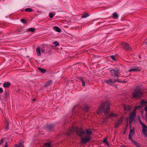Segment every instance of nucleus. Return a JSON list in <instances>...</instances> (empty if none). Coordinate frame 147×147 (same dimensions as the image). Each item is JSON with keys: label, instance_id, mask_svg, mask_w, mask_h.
<instances>
[{"label": "nucleus", "instance_id": "f257e3e1", "mask_svg": "<svg viewBox=\"0 0 147 147\" xmlns=\"http://www.w3.org/2000/svg\"><path fill=\"white\" fill-rule=\"evenodd\" d=\"M73 132H76V135L81 137V141L82 144L89 142L91 139L90 135L92 134V131L90 129H84L81 128L72 127L69 128L66 134L69 136Z\"/></svg>", "mask_w": 147, "mask_h": 147}, {"label": "nucleus", "instance_id": "f03ea898", "mask_svg": "<svg viewBox=\"0 0 147 147\" xmlns=\"http://www.w3.org/2000/svg\"><path fill=\"white\" fill-rule=\"evenodd\" d=\"M110 105V103L109 101H106L100 106L97 111V113L98 114H101L102 112H104L107 117L103 119V123L106 122L108 118L115 117L117 115L116 114L109 112Z\"/></svg>", "mask_w": 147, "mask_h": 147}, {"label": "nucleus", "instance_id": "7ed1b4c3", "mask_svg": "<svg viewBox=\"0 0 147 147\" xmlns=\"http://www.w3.org/2000/svg\"><path fill=\"white\" fill-rule=\"evenodd\" d=\"M142 92L139 88H137L134 90V92L132 93V97L134 98H140L142 95Z\"/></svg>", "mask_w": 147, "mask_h": 147}, {"label": "nucleus", "instance_id": "20e7f679", "mask_svg": "<svg viewBox=\"0 0 147 147\" xmlns=\"http://www.w3.org/2000/svg\"><path fill=\"white\" fill-rule=\"evenodd\" d=\"M139 122L142 127V131L143 134L145 136L147 137V126L143 123L139 118Z\"/></svg>", "mask_w": 147, "mask_h": 147}, {"label": "nucleus", "instance_id": "39448f33", "mask_svg": "<svg viewBox=\"0 0 147 147\" xmlns=\"http://www.w3.org/2000/svg\"><path fill=\"white\" fill-rule=\"evenodd\" d=\"M111 76H115L117 77H119V70L118 69H113L109 71Z\"/></svg>", "mask_w": 147, "mask_h": 147}, {"label": "nucleus", "instance_id": "423d86ee", "mask_svg": "<svg viewBox=\"0 0 147 147\" xmlns=\"http://www.w3.org/2000/svg\"><path fill=\"white\" fill-rule=\"evenodd\" d=\"M136 114L135 111H134L130 113L128 120L130 124H131L132 122L134 120Z\"/></svg>", "mask_w": 147, "mask_h": 147}, {"label": "nucleus", "instance_id": "0eeeda50", "mask_svg": "<svg viewBox=\"0 0 147 147\" xmlns=\"http://www.w3.org/2000/svg\"><path fill=\"white\" fill-rule=\"evenodd\" d=\"M121 44L123 46V49L127 51L131 50V47L128 43L123 42L121 43Z\"/></svg>", "mask_w": 147, "mask_h": 147}, {"label": "nucleus", "instance_id": "6e6552de", "mask_svg": "<svg viewBox=\"0 0 147 147\" xmlns=\"http://www.w3.org/2000/svg\"><path fill=\"white\" fill-rule=\"evenodd\" d=\"M130 69L129 70V72L134 71L135 72H137L141 70L140 67H130Z\"/></svg>", "mask_w": 147, "mask_h": 147}, {"label": "nucleus", "instance_id": "1a4fd4ad", "mask_svg": "<svg viewBox=\"0 0 147 147\" xmlns=\"http://www.w3.org/2000/svg\"><path fill=\"white\" fill-rule=\"evenodd\" d=\"M135 133V129L134 127L132 129H131L129 132V139L130 140L132 139V137Z\"/></svg>", "mask_w": 147, "mask_h": 147}, {"label": "nucleus", "instance_id": "9d476101", "mask_svg": "<svg viewBox=\"0 0 147 147\" xmlns=\"http://www.w3.org/2000/svg\"><path fill=\"white\" fill-rule=\"evenodd\" d=\"M123 120V118L121 117L119 119L117 120L115 122V127L117 128L118 126L119 125Z\"/></svg>", "mask_w": 147, "mask_h": 147}, {"label": "nucleus", "instance_id": "9b49d317", "mask_svg": "<svg viewBox=\"0 0 147 147\" xmlns=\"http://www.w3.org/2000/svg\"><path fill=\"white\" fill-rule=\"evenodd\" d=\"M105 82L107 84L110 85H112L115 83V81L112 79H110L108 80H106L105 81Z\"/></svg>", "mask_w": 147, "mask_h": 147}, {"label": "nucleus", "instance_id": "f8f14e48", "mask_svg": "<svg viewBox=\"0 0 147 147\" xmlns=\"http://www.w3.org/2000/svg\"><path fill=\"white\" fill-rule=\"evenodd\" d=\"M131 140V142L134 144L137 147H141V144L137 141H135L133 139Z\"/></svg>", "mask_w": 147, "mask_h": 147}, {"label": "nucleus", "instance_id": "ddd939ff", "mask_svg": "<svg viewBox=\"0 0 147 147\" xmlns=\"http://www.w3.org/2000/svg\"><path fill=\"white\" fill-rule=\"evenodd\" d=\"M11 85V83L9 82H6L3 84V87L5 88H9Z\"/></svg>", "mask_w": 147, "mask_h": 147}, {"label": "nucleus", "instance_id": "4468645a", "mask_svg": "<svg viewBox=\"0 0 147 147\" xmlns=\"http://www.w3.org/2000/svg\"><path fill=\"white\" fill-rule=\"evenodd\" d=\"M24 142L23 141L20 142L18 144H16L15 145V147H24Z\"/></svg>", "mask_w": 147, "mask_h": 147}, {"label": "nucleus", "instance_id": "2eb2a0df", "mask_svg": "<svg viewBox=\"0 0 147 147\" xmlns=\"http://www.w3.org/2000/svg\"><path fill=\"white\" fill-rule=\"evenodd\" d=\"M47 47V45H45L41 49L40 51L42 53H45V51H47L46 49V48Z\"/></svg>", "mask_w": 147, "mask_h": 147}, {"label": "nucleus", "instance_id": "dca6fc26", "mask_svg": "<svg viewBox=\"0 0 147 147\" xmlns=\"http://www.w3.org/2000/svg\"><path fill=\"white\" fill-rule=\"evenodd\" d=\"M52 81L51 80H50L46 82L44 85L45 87H47L49 86L52 83Z\"/></svg>", "mask_w": 147, "mask_h": 147}, {"label": "nucleus", "instance_id": "f3484780", "mask_svg": "<svg viewBox=\"0 0 147 147\" xmlns=\"http://www.w3.org/2000/svg\"><path fill=\"white\" fill-rule=\"evenodd\" d=\"M53 29L54 30L58 32H60L61 31V30L60 29V28L57 26H54L53 28Z\"/></svg>", "mask_w": 147, "mask_h": 147}, {"label": "nucleus", "instance_id": "a211bd4d", "mask_svg": "<svg viewBox=\"0 0 147 147\" xmlns=\"http://www.w3.org/2000/svg\"><path fill=\"white\" fill-rule=\"evenodd\" d=\"M36 53L38 56L40 55V47H37L36 50Z\"/></svg>", "mask_w": 147, "mask_h": 147}, {"label": "nucleus", "instance_id": "6ab92c4d", "mask_svg": "<svg viewBox=\"0 0 147 147\" xmlns=\"http://www.w3.org/2000/svg\"><path fill=\"white\" fill-rule=\"evenodd\" d=\"M113 17L114 19H117L119 17L118 15L116 13H114L113 14Z\"/></svg>", "mask_w": 147, "mask_h": 147}, {"label": "nucleus", "instance_id": "aec40b11", "mask_svg": "<svg viewBox=\"0 0 147 147\" xmlns=\"http://www.w3.org/2000/svg\"><path fill=\"white\" fill-rule=\"evenodd\" d=\"M38 69L40 70L41 72L44 74L46 72V70L45 69L41 68L40 67H38Z\"/></svg>", "mask_w": 147, "mask_h": 147}, {"label": "nucleus", "instance_id": "412c9836", "mask_svg": "<svg viewBox=\"0 0 147 147\" xmlns=\"http://www.w3.org/2000/svg\"><path fill=\"white\" fill-rule=\"evenodd\" d=\"M45 147H51V144L50 142H47L44 144Z\"/></svg>", "mask_w": 147, "mask_h": 147}, {"label": "nucleus", "instance_id": "4be33fe9", "mask_svg": "<svg viewBox=\"0 0 147 147\" xmlns=\"http://www.w3.org/2000/svg\"><path fill=\"white\" fill-rule=\"evenodd\" d=\"M25 10L26 11L28 12H31L32 11V9L30 8H26Z\"/></svg>", "mask_w": 147, "mask_h": 147}, {"label": "nucleus", "instance_id": "5701e85b", "mask_svg": "<svg viewBox=\"0 0 147 147\" xmlns=\"http://www.w3.org/2000/svg\"><path fill=\"white\" fill-rule=\"evenodd\" d=\"M88 16V14L87 13H86L84 15H82V18H85L87 17Z\"/></svg>", "mask_w": 147, "mask_h": 147}, {"label": "nucleus", "instance_id": "b1692460", "mask_svg": "<svg viewBox=\"0 0 147 147\" xmlns=\"http://www.w3.org/2000/svg\"><path fill=\"white\" fill-rule=\"evenodd\" d=\"M141 104L143 105L147 104V101H146L144 100H142L141 101Z\"/></svg>", "mask_w": 147, "mask_h": 147}, {"label": "nucleus", "instance_id": "393cba45", "mask_svg": "<svg viewBox=\"0 0 147 147\" xmlns=\"http://www.w3.org/2000/svg\"><path fill=\"white\" fill-rule=\"evenodd\" d=\"M5 139L4 138H2L0 141V146L3 145Z\"/></svg>", "mask_w": 147, "mask_h": 147}, {"label": "nucleus", "instance_id": "a878e982", "mask_svg": "<svg viewBox=\"0 0 147 147\" xmlns=\"http://www.w3.org/2000/svg\"><path fill=\"white\" fill-rule=\"evenodd\" d=\"M53 127V125L51 124H49L47 125V127L49 129H52Z\"/></svg>", "mask_w": 147, "mask_h": 147}, {"label": "nucleus", "instance_id": "bb28decb", "mask_svg": "<svg viewBox=\"0 0 147 147\" xmlns=\"http://www.w3.org/2000/svg\"><path fill=\"white\" fill-rule=\"evenodd\" d=\"M35 29L34 28H30L29 29V31L30 32H34Z\"/></svg>", "mask_w": 147, "mask_h": 147}, {"label": "nucleus", "instance_id": "cd10ccee", "mask_svg": "<svg viewBox=\"0 0 147 147\" xmlns=\"http://www.w3.org/2000/svg\"><path fill=\"white\" fill-rule=\"evenodd\" d=\"M21 22L24 23H26V20L25 19H22L21 20Z\"/></svg>", "mask_w": 147, "mask_h": 147}, {"label": "nucleus", "instance_id": "c85d7f7f", "mask_svg": "<svg viewBox=\"0 0 147 147\" xmlns=\"http://www.w3.org/2000/svg\"><path fill=\"white\" fill-rule=\"evenodd\" d=\"M49 17L50 18H51L53 17L54 15L52 13H50L49 14Z\"/></svg>", "mask_w": 147, "mask_h": 147}, {"label": "nucleus", "instance_id": "c756f323", "mask_svg": "<svg viewBox=\"0 0 147 147\" xmlns=\"http://www.w3.org/2000/svg\"><path fill=\"white\" fill-rule=\"evenodd\" d=\"M53 43L56 46H57L59 45V43L57 41L54 42Z\"/></svg>", "mask_w": 147, "mask_h": 147}, {"label": "nucleus", "instance_id": "7c9ffc66", "mask_svg": "<svg viewBox=\"0 0 147 147\" xmlns=\"http://www.w3.org/2000/svg\"><path fill=\"white\" fill-rule=\"evenodd\" d=\"M85 82L84 81L82 82V85L83 86H84L85 85Z\"/></svg>", "mask_w": 147, "mask_h": 147}, {"label": "nucleus", "instance_id": "2f4dec72", "mask_svg": "<svg viewBox=\"0 0 147 147\" xmlns=\"http://www.w3.org/2000/svg\"><path fill=\"white\" fill-rule=\"evenodd\" d=\"M111 58L114 61H115V57L114 56L112 55L111 56Z\"/></svg>", "mask_w": 147, "mask_h": 147}, {"label": "nucleus", "instance_id": "473e14b6", "mask_svg": "<svg viewBox=\"0 0 147 147\" xmlns=\"http://www.w3.org/2000/svg\"><path fill=\"white\" fill-rule=\"evenodd\" d=\"M124 110H125V111H126V110L129 111L130 110V108H128V109H126V107L124 106Z\"/></svg>", "mask_w": 147, "mask_h": 147}, {"label": "nucleus", "instance_id": "72a5a7b5", "mask_svg": "<svg viewBox=\"0 0 147 147\" xmlns=\"http://www.w3.org/2000/svg\"><path fill=\"white\" fill-rule=\"evenodd\" d=\"M107 142V138H105L103 141V142L105 143H106Z\"/></svg>", "mask_w": 147, "mask_h": 147}, {"label": "nucleus", "instance_id": "f704fd0d", "mask_svg": "<svg viewBox=\"0 0 147 147\" xmlns=\"http://www.w3.org/2000/svg\"><path fill=\"white\" fill-rule=\"evenodd\" d=\"M114 80L115 81V82H120V81L119 80V79L118 78H117V79H115V80Z\"/></svg>", "mask_w": 147, "mask_h": 147}, {"label": "nucleus", "instance_id": "c9c22d12", "mask_svg": "<svg viewBox=\"0 0 147 147\" xmlns=\"http://www.w3.org/2000/svg\"><path fill=\"white\" fill-rule=\"evenodd\" d=\"M3 89L1 88H0V93H2L3 92Z\"/></svg>", "mask_w": 147, "mask_h": 147}, {"label": "nucleus", "instance_id": "e433bc0d", "mask_svg": "<svg viewBox=\"0 0 147 147\" xmlns=\"http://www.w3.org/2000/svg\"><path fill=\"white\" fill-rule=\"evenodd\" d=\"M8 126H9V123H7V126L5 128V129L6 130H7L8 129Z\"/></svg>", "mask_w": 147, "mask_h": 147}, {"label": "nucleus", "instance_id": "4c0bfd02", "mask_svg": "<svg viewBox=\"0 0 147 147\" xmlns=\"http://www.w3.org/2000/svg\"><path fill=\"white\" fill-rule=\"evenodd\" d=\"M4 147H8V146L7 145V143L6 142H5Z\"/></svg>", "mask_w": 147, "mask_h": 147}, {"label": "nucleus", "instance_id": "58836bf2", "mask_svg": "<svg viewBox=\"0 0 147 147\" xmlns=\"http://www.w3.org/2000/svg\"><path fill=\"white\" fill-rule=\"evenodd\" d=\"M79 79L81 81V82L84 81L82 77H80Z\"/></svg>", "mask_w": 147, "mask_h": 147}, {"label": "nucleus", "instance_id": "ea45409f", "mask_svg": "<svg viewBox=\"0 0 147 147\" xmlns=\"http://www.w3.org/2000/svg\"><path fill=\"white\" fill-rule=\"evenodd\" d=\"M144 110L146 111V112H147V107L146 106Z\"/></svg>", "mask_w": 147, "mask_h": 147}, {"label": "nucleus", "instance_id": "a19ab883", "mask_svg": "<svg viewBox=\"0 0 147 147\" xmlns=\"http://www.w3.org/2000/svg\"><path fill=\"white\" fill-rule=\"evenodd\" d=\"M107 145V146H109V144L108 142H107L106 143H105Z\"/></svg>", "mask_w": 147, "mask_h": 147}, {"label": "nucleus", "instance_id": "79ce46f5", "mask_svg": "<svg viewBox=\"0 0 147 147\" xmlns=\"http://www.w3.org/2000/svg\"><path fill=\"white\" fill-rule=\"evenodd\" d=\"M85 108L86 110H87V109H88V107L87 106H85Z\"/></svg>", "mask_w": 147, "mask_h": 147}, {"label": "nucleus", "instance_id": "37998d69", "mask_svg": "<svg viewBox=\"0 0 147 147\" xmlns=\"http://www.w3.org/2000/svg\"><path fill=\"white\" fill-rule=\"evenodd\" d=\"M120 82H121V83H125V81H120Z\"/></svg>", "mask_w": 147, "mask_h": 147}, {"label": "nucleus", "instance_id": "c03bdc74", "mask_svg": "<svg viewBox=\"0 0 147 147\" xmlns=\"http://www.w3.org/2000/svg\"><path fill=\"white\" fill-rule=\"evenodd\" d=\"M126 131H124L123 132V134L124 135L126 134Z\"/></svg>", "mask_w": 147, "mask_h": 147}, {"label": "nucleus", "instance_id": "a18cd8bd", "mask_svg": "<svg viewBox=\"0 0 147 147\" xmlns=\"http://www.w3.org/2000/svg\"><path fill=\"white\" fill-rule=\"evenodd\" d=\"M145 117H147V112H146V113Z\"/></svg>", "mask_w": 147, "mask_h": 147}, {"label": "nucleus", "instance_id": "49530a36", "mask_svg": "<svg viewBox=\"0 0 147 147\" xmlns=\"http://www.w3.org/2000/svg\"><path fill=\"white\" fill-rule=\"evenodd\" d=\"M145 119H146V122L147 123V117H146Z\"/></svg>", "mask_w": 147, "mask_h": 147}, {"label": "nucleus", "instance_id": "de8ad7c7", "mask_svg": "<svg viewBox=\"0 0 147 147\" xmlns=\"http://www.w3.org/2000/svg\"><path fill=\"white\" fill-rule=\"evenodd\" d=\"M145 45H147V41L145 43Z\"/></svg>", "mask_w": 147, "mask_h": 147}, {"label": "nucleus", "instance_id": "09e8293b", "mask_svg": "<svg viewBox=\"0 0 147 147\" xmlns=\"http://www.w3.org/2000/svg\"><path fill=\"white\" fill-rule=\"evenodd\" d=\"M34 100V101H35V99H34V100Z\"/></svg>", "mask_w": 147, "mask_h": 147}, {"label": "nucleus", "instance_id": "8fccbe9b", "mask_svg": "<svg viewBox=\"0 0 147 147\" xmlns=\"http://www.w3.org/2000/svg\"><path fill=\"white\" fill-rule=\"evenodd\" d=\"M127 122L128 121V119H127Z\"/></svg>", "mask_w": 147, "mask_h": 147}, {"label": "nucleus", "instance_id": "3c124183", "mask_svg": "<svg viewBox=\"0 0 147 147\" xmlns=\"http://www.w3.org/2000/svg\"><path fill=\"white\" fill-rule=\"evenodd\" d=\"M146 107H147V106H146Z\"/></svg>", "mask_w": 147, "mask_h": 147}]
</instances>
